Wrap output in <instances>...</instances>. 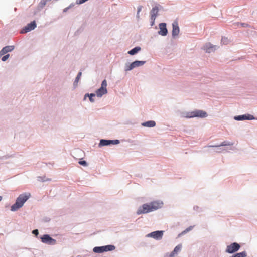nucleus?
I'll use <instances>...</instances> for the list:
<instances>
[{"label": "nucleus", "instance_id": "2eb2a0df", "mask_svg": "<svg viewBox=\"0 0 257 257\" xmlns=\"http://www.w3.org/2000/svg\"><path fill=\"white\" fill-rule=\"evenodd\" d=\"M204 50L207 53H210L214 51L216 49V46H213L210 43L206 44L204 46Z\"/></svg>", "mask_w": 257, "mask_h": 257}, {"label": "nucleus", "instance_id": "f3484780", "mask_svg": "<svg viewBox=\"0 0 257 257\" xmlns=\"http://www.w3.org/2000/svg\"><path fill=\"white\" fill-rule=\"evenodd\" d=\"M182 248V245L179 244L177 245L173 251L170 253V257H174L176 254L179 252Z\"/></svg>", "mask_w": 257, "mask_h": 257}, {"label": "nucleus", "instance_id": "412c9836", "mask_svg": "<svg viewBox=\"0 0 257 257\" xmlns=\"http://www.w3.org/2000/svg\"><path fill=\"white\" fill-rule=\"evenodd\" d=\"M104 249V252H107L108 251H112L115 249V247L113 245H108L106 246H103Z\"/></svg>", "mask_w": 257, "mask_h": 257}, {"label": "nucleus", "instance_id": "39448f33", "mask_svg": "<svg viewBox=\"0 0 257 257\" xmlns=\"http://www.w3.org/2000/svg\"><path fill=\"white\" fill-rule=\"evenodd\" d=\"M240 247V245L236 242L232 243L227 246L226 251L229 253H234L238 251Z\"/></svg>", "mask_w": 257, "mask_h": 257}, {"label": "nucleus", "instance_id": "dca6fc26", "mask_svg": "<svg viewBox=\"0 0 257 257\" xmlns=\"http://www.w3.org/2000/svg\"><path fill=\"white\" fill-rule=\"evenodd\" d=\"M158 8L157 7H155L152 9L150 13H151V19L152 20H153V21L155 20V19H156V17L158 14Z\"/></svg>", "mask_w": 257, "mask_h": 257}, {"label": "nucleus", "instance_id": "bb28decb", "mask_svg": "<svg viewBox=\"0 0 257 257\" xmlns=\"http://www.w3.org/2000/svg\"><path fill=\"white\" fill-rule=\"evenodd\" d=\"M82 75L81 72H79L75 79V82H78Z\"/></svg>", "mask_w": 257, "mask_h": 257}, {"label": "nucleus", "instance_id": "b1692460", "mask_svg": "<svg viewBox=\"0 0 257 257\" xmlns=\"http://www.w3.org/2000/svg\"><path fill=\"white\" fill-rule=\"evenodd\" d=\"M86 95H88L89 97V100L91 102H93L94 101V99H93V97H94L95 96V94L91 93L90 94H87L85 95V96Z\"/></svg>", "mask_w": 257, "mask_h": 257}, {"label": "nucleus", "instance_id": "0eeeda50", "mask_svg": "<svg viewBox=\"0 0 257 257\" xmlns=\"http://www.w3.org/2000/svg\"><path fill=\"white\" fill-rule=\"evenodd\" d=\"M41 239L42 242L50 245H54L56 243V240L54 239L47 234L44 235Z\"/></svg>", "mask_w": 257, "mask_h": 257}, {"label": "nucleus", "instance_id": "c756f323", "mask_svg": "<svg viewBox=\"0 0 257 257\" xmlns=\"http://www.w3.org/2000/svg\"><path fill=\"white\" fill-rule=\"evenodd\" d=\"M142 10V7L140 6L138 8V11H137V17H139V13L141 12Z\"/></svg>", "mask_w": 257, "mask_h": 257}, {"label": "nucleus", "instance_id": "6ab92c4d", "mask_svg": "<svg viewBox=\"0 0 257 257\" xmlns=\"http://www.w3.org/2000/svg\"><path fill=\"white\" fill-rule=\"evenodd\" d=\"M93 250L94 252L98 253H100L104 252V249L103 246H100V247H95L93 248Z\"/></svg>", "mask_w": 257, "mask_h": 257}, {"label": "nucleus", "instance_id": "f8f14e48", "mask_svg": "<svg viewBox=\"0 0 257 257\" xmlns=\"http://www.w3.org/2000/svg\"><path fill=\"white\" fill-rule=\"evenodd\" d=\"M172 36L173 37L178 36L180 32L178 22L177 21H174L172 24Z\"/></svg>", "mask_w": 257, "mask_h": 257}, {"label": "nucleus", "instance_id": "aec40b11", "mask_svg": "<svg viewBox=\"0 0 257 257\" xmlns=\"http://www.w3.org/2000/svg\"><path fill=\"white\" fill-rule=\"evenodd\" d=\"M140 50H141V48L140 47H136L134 48L131 50L130 51H129L128 52V53L130 55H133L136 54Z\"/></svg>", "mask_w": 257, "mask_h": 257}, {"label": "nucleus", "instance_id": "f257e3e1", "mask_svg": "<svg viewBox=\"0 0 257 257\" xmlns=\"http://www.w3.org/2000/svg\"><path fill=\"white\" fill-rule=\"evenodd\" d=\"M163 202L159 201H154L149 203L144 204L138 209L137 214L140 215L154 211L161 208Z\"/></svg>", "mask_w": 257, "mask_h": 257}, {"label": "nucleus", "instance_id": "423d86ee", "mask_svg": "<svg viewBox=\"0 0 257 257\" xmlns=\"http://www.w3.org/2000/svg\"><path fill=\"white\" fill-rule=\"evenodd\" d=\"M163 233V231H156L148 234L147 237H152L156 240H160L162 239Z\"/></svg>", "mask_w": 257, "mask_h": 257}, {"label": "nucleus", "instance_id": "a878e982", "mask_svg": "<svg viewBox=\"0 0 257 257\" xmlns=\"http://www.w3.org/2000/svg\"><path fill=\"white\" fill-rule=\"evenodd\" d=\"M229 41V40L227 38H223L222 39L221 42L224 44H227Z\"/></svg>", "mask_w": 257, "mask_h": 257}, {"label": "nucleus", "instance_id": "4468645a", "mask_svg": "<svg viewBox=\"0 0 257 257\" xmlns=\"http://www.w3.org/2000/svg\"><path fill=\"white\" fill-rule=\"evenodd\" d=\"M36 27V24L35 21H33L29 24L25 29L22 31L21 33H26L34 29Z\"/></svg>", "mask_w": 257, "mask_h": 257}, {"label": "nucleus", "instance_id": "f03ea898", "mask_svg": "<svg viewBox=\"0 0 257 257\" xmlns=\"http://www.w3.org/2000/svg\"><path fill=\"white\" fill-rule=\"evenodd\" d=\"M30 196V193L22 194L19 195L17 198L15 203L11 206V211H15L22 207L24 203L29 199Z\"/></svg>", "mask_w": 257, "mask_h": 257}, {"label": "nucleus", "instance_id": "4be33fe9", "mask_svg": "<svg viewBox=\"0 0 257 257\" xmlns=\"http://www.w3.org/2000/svg\"><path fill=\"white\" fill-rule=\"evenodd\" d=\"M234 119L236 120H246V115H242L236 116L234 117Z\"/></svg>", "mask_w": 257, "mask_h": 257}, {"label": "nucleus", "instance_id": "c85d7f7f", "mask_svg": "<svg viewBox=\"0 0 257 257\" xmlns=\"http://www.w3.org/2000/svg\"><path fill=\"white\" fill-rule=\"evenodd\" d=\"M79 163L80 164V165H83V166H86L87 165V163L85 161H79Z\"/></svg>", "mask_w": 257, "mask_h": 257}, {"label": "nucleus", "instance_id": "20e7f679", "mask_svg": "<svg viewBox=\"0 0 257 257\" xmlns=\"http://www.w3.org/2000/svg\"><path fill=\"white\" fill-rule=\"evenodd\" d=\"M107 85L106 80H104L101 83V87L96 91V95L98 97H100L107 93Z\"/></svg>", "mask_w": 257, "mask_h": 257}, {"label": "nucleus", "instance_id": "5701e85b", "mask_svg": "<svg viewBox=\"0 0 257 257\" xmlns=\"http://www.w3.org/2000/svg\"><path fill=\"white\" fill-rule=\"evenodd\" d=\"M192 228L193 227L192 226H189V227H188L187 228H186L185 230H184L183 231H182L179 235V236H180L181 235H182V234H184L188 232H189V231L191 230L192 229Z\"/></svg>", "mask_w": 257, "mask_h": 257}, {"label": "nucleus", "instance_id": "6e6552de", "mask_svg": "<svg viewBox=\"0 0 257 257\" xmlns=\"http://www.w3.org/2000/svg\"><path fill=\"white\" fill-rule=\"evenodd\" d=\"M146 61H135L132 62L129 65H127L125 67L126 71H130L133 69L135 67H137L140 66L144 65Z\"/></svg>", "mask_w": 257, "mask_h": 257}, {"label": "nucleus", "instance_id": "7ed1b4c3", "mask_svg": "<svg viewBox=\"0 0 257 257\" xmlns=\"http://www.w3.org/2000/svg\"><path fill=\"white\" fill-rule=\"evenodd\" d=\"M207 114L206 112L203 110H195L191 112H188L184 116L186 118H192L194 117H206Z\"/></svg>", "mask_w": 257, "mask_h": 257}, {"label": "nucleus", "instance_id": "393cba45", "mask_svg": "<svg viewBox=\"0 0 257 257\" xmlns=\"http://www.w3.org/2000/svg\"><path fill=\"white\" fill-rule=\"evenodd\" d=\"M10 57V55L8 54H6V55L4 56H2V58H1V60L3 61H6Z\"/></svg>", "mask_w": 257, "mask_h": 257}, {"label": "nucleus", "instance_id": "ddd939ff", "mask_svg": "<svg viewBox=\"0 0 257 257\" xmlns=\"http://www.w3.org/2000/svg\"><path fill=\"white\" fill-rule=\"evenodd\" d=\"M14 49V46H7L4 47L1 51H0V58L4 55L6 54L8 52H12Z\"/></svg>", "mask_w": 257, "mask_h": 257}, {"label": "nucleus", "instance_id": "9d476101", "mask_svg": "<svg viewBox=\"0 0 257 257\" xmlns=\"http://www.w3.org/2000/svg\"><path fill=\"white\" fill-rule=\"evenodd\" d=\"M118 143H119V141L118 140H108L102 139L100 141L99 145L101 146H107L110 144L115 145Z\"/></svg>", "mask_w": 257, "mask_h": 257}, {"label": "nucleus", "instance_id": "7c9ffc66", "mask_svg": "<svg viewBox=\"0 0 257 257\" xmlns=\"http://www.w3.org/2000/svg\"><path fill=\"white\" fill-rule=\"evenodd\" d=\"M33 233L35 234L36 236H37L39 234L38 230L37 229L34 230L33 231Z\"/></svg>", "mask_w": 257, "mask_h": 257}, {"label": "nucleus", "instance_id": "9b49d317", "mask_svg": "<svg viewBox=\"0 0 257 257\" xmlns=\"http://www.w3.org/2000/svg\"><path fill=\"white\" fill-rule=\"evenodd\" d=\"M160 31L158 33L162 36H166L168 33V30L166 28V23H162L159 24Z\"/></svg>", "mask_w": 257, "mask_h": 257}, {"label": "nucleus", "instance_id": "2f4dec72", "mask_svg": "<svg viewBox=\"0 0 257 257\" xmlns=\"http://www.w3.org/2000/svg\"><path fill=\"white\" fill-rule=\"evenodd\" d=\"M2 196H0V201L2 200Z\"/></svg>", "mask_w": 257, "mask_h": 257}, {"label": "nucleus", "instance_id": "cd10ccee", "mask_svg": "<svg viewBox=\"0 0 257 257\" xmlns=\"http://www.w3.org/2000/svg\"><path fill=\"white\" fill-rule=\"evenodd\" d=\"M253 119H254V117H253V115H248L247 116L246 115V119L252 120Z\"/></svg>", "mask_w": 257, "mask_h": 257}, {"label": "nucleus", "instance_id": "1a4fd4ad", "mask_svg": "<svg viewBox=\"0 0 257 257\" xmlns=\"http://www.w3.org/2000/svg\"><path fill=\"white\" fill-rule=\"evenodd\" d=\"M233 145V143L230 142H226L224 141L222 142L220 145H211L209 146V147H216L218 148V150L216 151L218 153L222 152L224 150L220 148V147L221 146H232Z\"/></svg>", "mask_w": 257, "mask_h": 257}, {"label": "nucleus", "instance_id": "a211bd4d", "mask_svg": "<svg viewBox=\"0 0 257 257\" xmlns=\"http://www.w3.org/2000/svg\"><path fill=\"white\" fill-rule=\"evenodd\" d=\"M156 123L154 121L150 120L142 123V125L145 127H152L155 126Z\"/></svg>", "mask_w": 257, "mask_h": 257}]
</instances>
